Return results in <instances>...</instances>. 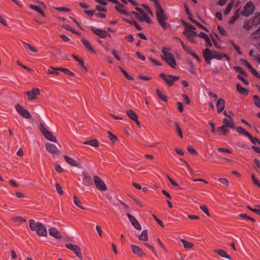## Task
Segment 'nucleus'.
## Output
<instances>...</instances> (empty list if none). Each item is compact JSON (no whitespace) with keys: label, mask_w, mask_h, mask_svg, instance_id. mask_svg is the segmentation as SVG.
Listing matches in <instances>:
<instances>
[{"label":"nucleus","mask_w":260,"mask_h":260,"mask_svg":"<svg viewBox=\"0 0 260 260\" xmlns=\"http://www.w3.org/2000/svg\"><path fill=\"white\" fill-rule=\"evenodd\" d=\"M156 17L159 24L165 29L167 28L168 24L165 22V20L167 19L162 8L159 4L156 6Z\"/></svg>","instance_id":"1"},{"label":"nucleus","mask_w":260,"mask_h":260,"mask_svg":"<svg viewBox=\"0 0 260 260\" xmlns=\"http://www.w3.org/2000/svg\"><path fill=\"white\" fill-rule=\"evenodd\" d=\"M168 48H162V52L164 54L162 59L165 60L171 67L175 68L176 64L175 59L172 53L168 52Z\"/></svg>","instance_id":"2"},{"label":"nucleus","mask_w":260,"mask_h":260,"mask_svg":"<svg viewBox=\"0 0 260 260\" xmlns=\"http://www.w3.org/2000/svg\"><path fill=\"white\" fill-rule=\"evenodd\" d=\"M39 129L46 139L54 143L57 142L56 138L53 136L52 133L46 128L42 123L40 124Z\"/></svg>","instance_id":"3"},{"label":"nucleus","mask_w":260,"mask_h":260,"mask_svg":"<svg viewBox=\"0 0 260 260\" xmlns=\"http://www.w3.org/2000/svg\"><path fill=\"white\" fill-rule=\"evenodd\" d=\"M255 10V7L251 1L248 2L245 5L241 14L245 17H248L252 15Z\"/></svg>","instance_id":"4"},{"label":"nucleus","mask_w":260,"mask_h":260,"mask_svg":"<svg viewBox=\"0 0 260 260\" xmlns=\"http://www.w3.org/2000/svg\"><path fill=\"white\" fill-rule=\"evenodd\" d=\"M66 247L67 248L74 251L75 254L80 260H83L81 249L78 245L68 243L66 245Z\"/></svg>","instance_id":"5"},{"label":"nucleus","mask_w":260,"mask_h":260,"mask_svg":"<svg viewBox=\"0 0 260 260\" xmlns=\"http://www.w3.org/2000/svg\"><path fill=\"white\" fill-rule=\"evenodd\" d=\"M160 76L167 83L169 86H172L173 82L179 79V77L172 75H166L165 74L161 73Z\"/></svg>","instance_id":"6"},{"label":"nucleus","mask_w":260,"mask_h":260,"mask_svg":"<svg viewBox=\"0 0 260 260\" xmlns=\"http://www.w3.org/2000/svg\"><path fill=\"white\" fill-rule=\"evenodd\" d=\"M94 183L96 187L101 191H105L107 189V186L103 181L98 176H95L93 177Z\"/></svg>","instance_id":"7"},{"label":"nucleus","mask_w":260,"mask_h":260,"mask_svg":"<svg viewBox=\"0 0 260 260\" xmlns=\"http://www.w3.org/2000/svg\"><path fill=\"white\" fill-rule=\"evenodd\" d=\"M15 108L17 111L18 113H19L24 118L27 119L31 118V116L30 113L19 104L16 105L15 106Z\"/></svg>","instance_id":"8"},{"label":"nucleus","mask_w":260,"mask_h":260,"mask_svg":"<svg viewBox=\"0 0 260 260\" xmlns=\"http://www.w3.org/2000/svg\"><path fill=\"white\" fill-rule=\"evenodd\" d=\"M133 14L135 15L138 19L141 21H145L147 23H151V21L149 19L147 15L144 12H142L141 13L138 14L137 12H133Z\"/></svg>","instance_id":"9"},{"label":"nucleus","mask_w":260,"mask_h":260,"mask_svg":"<svg viewBox=\"0 0 260 260\" xmlns=\"http://www.w3.org/2000/svg\"><path fill=\"white\" fill-rule=\"evenodd\" d=\"M91 30L101 38H105L107 36H110V34L107 31L101 29L96 28L94 27H91Z\"/></svg>","instance_id":"10"},{"label":"nucleus","mask_w":260,"mask_h":260,"mask_svg":"<svg viewBox=\"0 0 260 260\" xmlns=\"http://www.w3.org/2000/svg\"><path fill=\"white\" fill-rule=\"evenodd\" d=\"M40 93V89L39 88H34L30 91H27L25 94L27 95L28 99L29 100H32L37 98V96Z\"/></svg>","instance_id":"11"},{"label":"nucleus","mask_w":260,"mask_h":260,"mask_svg":"<svg viewBox=\"0 0 260 260\" xmlns=\"http://www.w3.org/2000/svg\"><path fill=\"white\" fill-rule=\"evenodd\" d=\"M126 216H127L129 221L131 222L133 226L137 229V230H141V226L137 219L131 214L129 213L126 214Z\"/></svg>","instance_id":"12"},{"label":"nucleus","mask_w":260,"mask_h":260,"mask_svg":"<svg viewBox=\"0 0 260 260\" xmlns=\"http://www.w3.org/2000/svg\"><path fill=\"white\" fill-rule=\"evenodd\" d=\"M45 146L47 151L52 154H58L59 152V150L56 146L54 144L51 143H47L46 144Z\"/></svg>","instance_id":"13"},{"label":"nucleus","mask_w":260,"mask_h":260,"mask_svg":"<svg viewBox=\"0 0 260 260\" xmlns=\"http://www.w3.org/2000/svg\"><path fill=\"white\" fill-rule=\"evenodd\" d=\"M40 225H42V224L41 222H36L34 219L29 220V227L32 231L37 232L40 228Z\"/></svg>","instance_id":"14"},{"label":"nucleus","mask_w":260,"mask_h":260,"mask_svg":"<svg viewBox=\"0 0 260 260\" xmlns=\"http://www.w3.org/2000/svg\"><path fill=\"white\" fill-rule=\"evenodd\" d=\"M225 107V101L222 98L217 99L216 102V108L218 112H222Z\"/></svg>","instance_id":"15"},{"label":"nucleus","mask_w":260,"mask_h":260,"mask_svg":"<svg viewBox=\"0 0 260 260\" xmlns=\"http://www.w3.org/2000/svg\"><path fill=\"white\" fill-rule=\"evenodd\" d=\"M126 113L129 118L135 121L138 124H140V123L138 121V117L136 113L133 110H128L126 111Z\"/></svg>","instance_id":"16"},{"label":"nucleus","mask_w":260,"mask_h":260,"mask_svg":"<svg viewBox=\"0 0 260 260\" xmlns=\"http://www.w3.org/2000/svg\"><path fill=\"white\" fill-rule=\"evenodd\" d=\"M223 124L226 126L231 128H235V125L232 118H224L223 120Z\"/></svg>","instance_id":"17"},{"label":"nucleus","mask_w":260,"mask_h":260,"mask_svg":"<svg viewBox=\"0 0 260 260\" xmlns=\"http://www.w3.org/2000/svg\"><path fill=\"white\" fill-rule=\"evenodd\" d=\"M133 252L137 255L139 256H142L144 255V253L143 251V250L140 248L139 246L134 245H131V246Z\"/></svg>","instance_id":"18"},{"label":"nucleus","mask_w":260,"mask_h":260,"mask_svg":"<svg viewBox=\"0 0 260 260\" xmlns=\"http://www.w3.org/2000/svg\"><path fill=\"white\" fill-rule=\"evenodd\" d=\"M49 233L51 236H52V237H53L56 239H59L61 238V237H62L61 235L58 232V231L57 229H56L55 228H50L49 230Z\"/></svg>","instance_id":"19"},{"label":"nucleus","mask_w":260,"mask_h":260,"mask_svg":"<svg viewBox=\"0 0 260 260\" xmlns=\"http://www.w3.org/2000/svg\"><path fill=\"white\" fill-rule=\"evenodd\" d=\"M183 34L187 38V39L191 42L193 41V38L197 34L194 31H189V30H185L183 32Z\"/></svg>","instance_id":"20"},{"label":"nucleus","mask_w":260,"mask_h":260,"mask_svg":"<svg viewBox=\"0 0 260 260\" xmlns=\"http://www.w3.org/2000/svg\"><path fill=\"white\" fill-rule=\"evenodd\" d=\"M215 51H212L209 49H206L203 51V56L204 58H214Z\"/></svg>","instance_id":"21"},{"label":"nucleus","mask_w":260,"mask_h":260,"mask_svg":"<svg viewBox=\"0 0 260 260\" xmlns=\"http://www.w3.org/2000/svg\"><path fill=\"white\" fill-rule=\"evenodd\" d=\"M214 252L217 253L222 257L226 258L227 259H231V257L229 254H228L225 251L222 249H217L214 250Z\"/></svg>","instance_id":"22"},{"label":"nucleus","mask_w":260,"mask_h":260,"mask_svg":"<svg viewBox=\"0 0 260 260\" xmlns=\"http://www.w3.org/2000/svg\"><path fill=\"white\" fill-rule=\"evenodd\" d=\"M40 228L37 232L38 235L40 236H46L47 235V231L45 226L43 224L42 225H40Z\"/></svg>","instance_id":"23"},{"label":"nucleus","mask_w":260,"mask_h":260,"mask_svg":"<svg viewBox=\"0 0 260 260\" xmlns=\"http://www.w3.org/2000/svg\"><path fill=\"white\" fill-rule=\"evenodd\" d=\"M223 58H226V59L228 61L230 60V58L226 54L224 53H218L217 52L215 51L214 58H216L218 60H221Z\"/></svg>","instance_id":"24"},{"label":"nucleus","mask_w":260,"mask_h":260,"mask_svg":"<svg viewBox=\"0 0 260 260\" xmlns=\"http://www.w3.org/2000/svg\"><path fill=\"white\" fill-rule=\"evenodd\" d=\"M123 8H124V6L119 3V4L117 5V6H116L115 7V9L119 13H120L123 15H125L126 16H128V13L126 10H125L123 9Z\"/></svg>","instance_id":"25"},{"label":"nucleus","mask_w":260,"mask_h":260,"mask_svg":"<svg viewBox=\"0 0 260 260\" xmlns=\"http://www.w3.org/2000/svg\"><path fill=\"white\" fill-rule=\"evenodd\" d=\"M236 88L237 91L242 94L247 95L249 93L248 89L242 87L239 84H237Z\"/></svg>","instance_id":"26"},{"label":"nucleus","mask_w":260,"mask_h":260,"mask_svg":"<svg viewBox=\"0 0 260 260\" xmlns=\"http://www.w3.org/2000/svg\"><path fill=\"white\" fill-rule=\"evenodd\" d=\"M82 42L83 44V45L85 46V47L89 51H90V52H92V53H95V51L94 50V49L92 48V47L91 46L89 42L86 40H84V39H83L82 40Z\"/></svg>","instance_id":"27"},{"label":"nucleus","mask_w":260,"mask_h":260,"mask_svg":"<svg viewBox=\"0 0 260 260\" xmlns=\"http://www.w3.org/2000/svg\"><path fill=\"white\" fill-rule=\"evenodd\" d=\"M84 144L89 145L94 147H98L99 143L98 141L96 139H93L89 141H85L83 143Z\"/></svg>","instance_id":"28"},{"label":"nucleus","mask_w":260,"mask_h":260,"mask_svg":"<svg viewBox=\"0 0 260 260\" xmlns=\"http://www.w3.org/2000/svg\"><path fill=\"white\" fill-rule=\"evenodd\" d=\"M236 131L239 134H242L247 137H250V134L241 126L237 127Z\"/></svg>","instance_id":"29"},{"label":"nucleus","mask_w":260,"mask_h":260,"mask_svg":"<svg viewBox=\"0 0 260 260\" xmlns=\"http://www.w3.org/2000/svg\"><path fill=\"white\" fill-rule=\"evenodd\" d=\"M82 176L83 177V180L88 184L92 185V181L90 176L87 175V174L85 172L82 173Z\"/></svg>","instance_id":"30"},{"label":"nucleus","mask_w":260,"mask_h":260,"mask_svg":"<svg viewBox=\"0 0 260 260\" xmlns=\"http://www.w3.org/2000/svg\"><path fill=\"white\" fill-rule=\"evenodd\" d=\"M148 231L147 230H143L141 234L139 236V239L141 241H146L148 240L147 236Z\"/></svg>","instance_id":"31"},{"label":"nucleus","mask_w":260,"mask_h":260,"mask_svg":"<svg viewBox=\"0 0 260 260\" xmlns=\"http://www.w3.org/2000/svg\"><path fill=\"white\" fill-rule=\"evenodd\" d=\"M64 158L68 164H70L73 166H77L78 163L76 162V160L73 159L72 158L65 155Z\"/></svg>","instance_id":"32"},{"label":"nucleus","mask_w":260,"mask_h":260,"mask_svg":"<svg viewBox=\"0 0 260 260\" xmlns=\"http://www.w3.org/2000/svg\"><path fill=\"white\" fill-rule=\"evenodd\" d=\"M218 131L219 132L221 135H225L229 132L226 126L223 124L221 126L218 128Z\"/></svg>","instance_id":"33"},{"label":"nucleus","mask_w":260,"mask_h":260,"mask_svg":"<svg viewBox=\"0 0 260 260\" xmlns=\"http://www.w3.org/2000/svg\"><path fill=\"white\" fill-rule=\"evenodd\" d=\"M250 21L254 25L259 24L260 23V13H256L254 17Z\"/></svg>","instance_id":"34"},{"label":"nucleus","mask_w":260,"mask_h":260,"mask_svg":"<svg viewBox=\"0 0 260 260\" xmlns=\"http://www.w3.org/2000/svg\"><path fill=\"white\" fill-rule=\"evenodd\" d=\"M254 25L253 24L252 22L250 20L247 21V22H245L243 25V28L247 30H250Z\"/></svg>","instance_id":"35"},{"label":"nucleus","mask_w":260,"mask_h":260,"mask_svg":"<svg viewBox=\"0 0 260 260\" xmlns=\"http://www.w3.org/2000/svg\"><path fill=\"white\" fill-rule=\"evenodd\" d=\"M181 241L182 242L183 246L185 248H190L193 246V244L190 243L184 239H181Z\"/></svg>","instance_id":"36"},{"label":"nucleus","mask_w":260,"mask_h":260,"mask_svg":"<svg viewBox=\"0 0 260 260\" xmlns=\"http://www.w3.org/2000/svg\"><path fill=\"white\" fill-rule=\"evenodd\" d=\"M74 204L79 208L84 209V208L82 207L81 205V202L80 200L75 196H74Z\"/></svg>","instance_id":"37"},{"label":"nucleus","mask_w":260,"mask_h":260,"mask_svg":"<svg viewBox=\"0 0 260 260\" xmlns=\"http://www.w3.org/2000/svg\"><path fill=\"white\" fill-rule=\"evenodd\" d=\"M239 15L238 13V10H237L235 15L232 16L231 19H230L229 23L231 24H233L235 21L239 18Z\"/></svg>","instance_id":"38"},{"label":"nucleus","mask_w":260,"mask_h":260,"mask_svg":"<svg viewBox=\"0 0 260 260\" xmlns=\"http://www.w3.org/2000/svg\"><path fill=\"white\" fill-rule=\"evenodd\" d=\"M156 94L159 97L160 100H162L164 102L167 101V98L165 95H163L162 93L159 89L156 90Z\"/></svg>","instance_id":"39"},{"label":"nucleus","mask_w":260,"mask_h":260,"mask_svg":"<svg viewBox=\"0 0 260 260\" xmlns=\"http://www.w3.org/2000/svg\"><path fill=\"white\" fill-rule=\"evenodd\" d=\"M255 207H256L255 208H252L250 206H248V208L251 211L260 215V205H256V206H255Z\"/></svg>","instance_id":"40"},{"label":"nucleus","mask_w":260,"mask_h":260,"mask_svg":"<svg viewBox=\"0 0 260 260\" xmlns=\"http://www.w3.org/2000/svg\"><path fill=\"white\" fill-rule=\"evenodd\" d=\"M30 8L32 9L33 10L37 12L38 13L41 14L42 15H44V13L41 10V9L37 6L31 5H30Z\"/></svg>","instance_id":"41"},{"label":"nucleus","mask_w":260,"mask_h":260,"mask_svg":"<svg viewBox=\"0 0 260 260\" xmlns=\"http://www.w3.org/2000/svg\"><path fill=\"white\" fill-rule=\"evenodd\" d=\"M233 7V3H230L228 4V5L227 6L224 12V14L225 15H228L230 11H231L232 8Z\"/></svg>","instance_id":"42"},{"label":"nucleus","mask_w":260,"mask_h":260,"mask_svg":"<svg viewBox=\"0 0 260 260\" xmlns=\"http://www.w3.org/2000/svg\"><path fill=\"white\" fill-rule=\"evenodd\" d=\"M119 69H120L121 72L123 74V75H124V76L126 78H127L128 80H134V78L132 76L129 75L122 68L120 67Z\"/></svg>","instance_id":"43"},{"label":"nucleus","mask_w":260,"mask_h":260,"mask_svg":"<svg viewBox=\"0 0 260 260\" xmlns=\"http://www.w3.org/2000/svg\"><path fill=\"white\" fill-rule=\"evenodd\" d=\"M253 100L255 106L260 108V99L259 97L257 95H255L253 96Z\"/></svg>","instance_id":"44"},{"label":"nucleus","mask_w":260,"mask_h":260,"mask_svg":"<svg viewBox=\"0 0 260 260\" xmlns=\"http://www.w3.org/2000/svg\"><path fill=\"white\" fill-rule=\"evenodd\" d=\"M23 44H24L25 47L27 49L29 50L31 52H37V50L36 49L33 48L31 46H30L29 44H27V43L23 42Z\"/></svg>","instance_id":"45"},{"label":"nucleus","mask_w":260,"mask_h":260,"mask_svg":"<svg viewBox=\"0 0 260 260\" xmlns=\"http://www.w3.org/2000/svg\"><path fill=\"white\" fill-rule=\"evenodd\" d=\"M175 129L176 131V132H177L179 136L182 138H183V134H182V131L180 128V127H179V126L178 125L177 123H175Z\"/></svg>","instance_id":"46"},{"label":"nucleus","mask_w":260,"mask_h":260,"mask_svg":"<svg viewBox=\"0 0 260 260\" xmlns=\"http://www.w3.org/2000/svg\"><path fill=\"white\" fill-rule=\"evenodd\" d=\"M221 184H224L226 186H228L229 185V182L228 179L225 178H219L218 179Z\"/></svg>","instance_id":"47"},{"label":"nucleus","mask_w":260,"mask_h":260,"mask_svg":"<svg viewBox=\"0 0 260 260\" xmlns=\"http://www.w3.org/2000/svg\"><path fill=\"white\" fill-rule=\"evenodd\" d=\"M51 69H52L53 70H59L60 71H62V72H64L66 74H67L68 73V72H69V70L68 69H66V68H54L53 67H51Z\"/></svg>","instance_id":"48"},{"label":"nucleus","mask_w":260,"mask_h":260,"mask_svg":"<svg viewBox=\"0 0 260 260\" xmlns=\"http://www.w3.org/2000/svg\"><path fill=\"white\" fill-rule=\"evenodd\" d=\"M239 216L240 217H241L246 218V219H248V220H249L250 221H252L253 222H255V220L253 218L248 216L247 214H246L245 213H241L239 215Z\"/></svg>","instance_id":"49"},{"label":"nucleus","mask_w":260,"mask_h":260,"mask_svg":"<svg viewBox=\"0 0 260 260\" xmlns=\"http://www.w3.org/2000/svg\"><path fill=\"white\" fill-rule=\"evenodd\" d=\"M252 35L254 36V38L255 39L260 38V26L252 34Z\"/></svg>","instance_id":"50"},{"label":"nucleus","mask_w":260,"mask_h":260,"mask_svg":"<svg viewBox=\"0 0 260 260\" xmlns=\"http://www.w3.org/2000/svg\"><path fill=\"white\" fill-rule=\"evenodd\" d=\"M198 36L201 38H203L205 40L209 41V38L205 33L201 32Z\"/></svg>","instance_id":"51"},{"label":"nucleus","mask_w":260,"mask_h":260,"mask_svg":"<svg viewBox=\"0 0 260 260\" xmlns=\"http://www.w3.org/2000/svg\"><path fill=\"white\" fill-rule=\"evenodd\" d=\"M200 209L204 212L207 216H210L208 209L205 205H202L200 206Z\"/></svg>","instance_id":"52"},{"label":"nucleus","mask_w":260,"mask_h":260,"mask_svg":"<svg viewBox=\"0 0 260 260\" xmlns=\"http://www.w3.org/2000/svg\"><path fill=\"white\" fill-rule=\"evenodd\" d=\"M234 69L236 71L240 72L242 74L245 75L246 74L244 70L241 67L236 66Z\"/></svg>","instance_id":"53"},{"label":"nucleus","mask_w":260,"mask_h":260,"mask_svg":"<svg viewBox=\"0 0 260 260\" xmlns=\"http://www.w3.org/2000/svg\"><path fill=\"white\" fill-rule=\"evenodd\" d=\"M247 137L249 138V139L251 140V142L253 144L255 145L256 144V143H258L260 144V141L257 139H256L255 138H253L251 135H250V137Z\"/></svg>","instance_id":"54"},{"label":"nucleus","mask_w":260,"mask_h":260,"mask_svg":"<svg viewBox=\"0 0 260 260\" xmlns=\"http://www.w3.org/2000/svg\"><path fill=\"white\" fill-rule=\"evenodd\" d=\"M253 75L260 79V74L252 67L249 70Z\"/></svg>","instance_id":"55"},{"label":"nucleus","mask_w":260,"mask_h":260,"mask_svg":"<svg viewBox=\"0 0 260 260\" xmlns=\"http://www.w3.org/2000/svg\"><path fill=\"white\" fill-rule=\"evenodd\" d=\"M55 187H56V189L57 190V191L58 192V193L60 194H62L63 193V191L60 185L58 183H56Z\"/></svg>","instance_id":"56"},{"label":"nucleus","mask_w":260,"mask_h":260,"mask_svg":"<svg viewBox=\"0 0 260 260\" xmlns=\"http://www.w3.org/2000/svg\"><path fill=\"white\" fill-rule=\"evenodd\" d=\"M13 219L16 222H25V220L20 216L13 217Z\"/></svg>","instance_id":"57"},{"label":"nucleus","mask_w":260,"mask_h":260,"mask_svg":"<svg viewBox=\"0 0 260 260\" xmlns=\"http://www.w3.org/2000/svg\"><path fill=\"white\" fill-rule=\"evenodd\" d=\"M251 178L253 182V183L260 187V183L259 182L258 180L255 178V177L253 175H251Z\"/></svg>","instance_id":"58"},{"label":"nucleus","mask_w":260,"mask_h":260,"mask_svg":"<svg viewBox=\"0 0 260 260\" xmlns=\"http://www.w3.org/2000/svg\"><path fill=\"white\" fill-rule=\"evenodd\" d=\"M187 150L192 154H196L198 153L197 151L191 146H188L187 147Z\"/></svg>","instance_id":"59"},{"label":"nucleus","mask_w":260,"mask_h":260,"mask_svg":"<svg viewBox=\"0 0 260 260\" xmlns=\"http://www.w3.org/2000/svg\"><path fill=\"white\" fill-rule=\"evenodd\" d=\"M142 6L145 9V10L147 11L148 14H150L151 16H153V13L148 6L145 5H143Z\"/></svg>","instance_id":"60"},{"label":"nucleus","mask_w":260,"mask_h":260,"mask_svg":"<svg viewBox=\"0 0 260 260\" xmlns=\"http://www.w3.org/2000/svg\"><path fill=\"white\" fill-rule=\"evenodd\" d=\"M238 78L239 80H240L242 82H243V83L244 84H245V85H248L249 84V82L246 80H245L241 75H239L238 76Z\"/></svg>","instance_id":"61"},{"label":"nucleus","mask_w":260,"mask_h":260,"mask_svg":"<svg viewBox=\"0 0 260 260\" xmlns=\"http://www.w3.org/2000/svg\"><path fill=\"white\" fill-rule=\"evenodd\" d=\"M56 10L58 11H63L65 12H68L70 11V10L69 9L64 8V7H59L55 8Z\"/></svg>","instance_id":"62"},{"label":"nucleus","mask_w":260,"mask_h":260,"mask_svg":"<svg viewBox=\"0 0 260 260\" xmlns=\"http://www.w3.org/2000/svg\"><path fill=\"white\" fill-rule=\"evenodd\" d=\"M153 217L154 218V219L156 220V221L162 227H164V223L162 222V221L161 220H160V219H159L158 218H157L156 217V216L154 215H152Z\"/></svg>","instance_id":"63"},{"label":"nucleus","mask_w":260,"mask_h":260,"mask_svg":"<svg viewBox=\"0 0 260 260\" xmlns=\"http://www.w3.org/2000/svg\"><path fill=\"white\" fill-rule=\"evenodd\" d=\"M218 30L221 35H223V36L226 35V31L222 27L218 26Z\"/></svg>","instance_id":"64"}]
</instances>
